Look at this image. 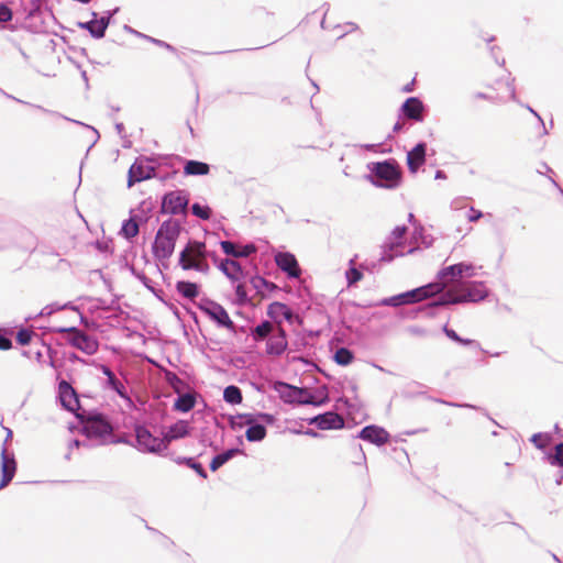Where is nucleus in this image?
<instances>
[{
  "label": "nucleus",
  "instance_id": "a211bd4d",
  "mask_svg": "<svg viewBox=\"0 0 563 563\" xmlns=\"http://www.w3.org/2000/svg\"><path fill=\"white\" fill-rule=\"evenodd\" d=\"M426 162V144L419 143L407 154V165L411 173H417V170L424 164Z\"/></svg>",
  "mask_w": 563,
  "mask_h": 563
},
{
  "label": "nucleus",
  "instance_id": "de8ad7c7",
  "mask_svg": "<svg viewBox=\"0 0 563 563\" xmlns=\"http://www.w3.org/2000/svg\"><path fill=\"white\" fill-rule=\"evenodd\" d=\"M346 279L349 286H352L360 282L363 278V274L355 267H351L349 271H346Z\"/></svg>",
  "mask_w": 563,
  "mask_h": 563
},
{
  "label": "nucleus",
  "instance_id": "3c124183",
  "mask_svg": "<svg viewBox=\"0 0 563 563\" xmlns=\"http://www.w3.org/2000/svg\"><path fill=\"white\" fill-rule=\"evenodd\" d=\"M482 217H484L483 212H481L479 210H476L474 208H471L466 214V219L470 221V222H476L478 221Z\"/></svg>",
  "mask_w": 563,
  "mask_h": 563
},
{
  "label": "nucleus",
  "instance_id": "5701e85b",
  "mask_svg": "<svg viewBox=\"0 0 563 563\" xmlns=\"http://www.w3.org/2000/svg\"><path fill=\"white\" fill-rule=\"evenodd\" d=\"M220 245L227 255H232L234 257H247L256 252L254 244L244 245L241 250L236 249L235 244L231 241H222Z\"/></svg>",
  "mask_w": 563,
  "mask_h": 563
},
{
  "label": "nucleus",
  "instance_id": "5fc2aeb1",
  "mask_svg": "<svg viewBox=\"0 0 563 563\" xmlns=\"http://www.w3.org/2000/svg\"><path fill=\"white\" fill-rule=\"evenodd\" d=\"M152 41H153L155 44H157V45H159V46H162V47H165V48H167V49H173V47H172L169 44L165 43V42H162V41H159V40H152Z\"/></svg>",
  "mask_w": 563,
  "mask_h": 563
},
{
  "label": "nucleus",
  "instance_id": "052dcab7",
  "mask_svg": "<svg viewBox=\"0 0 563 563\" xmlns=\"http://www.w3.org/2000/svg\"><path fill=\"white\" fill-rule=\"evenodd\" d=\"M12 437V432L11 430H8V438H11Z\"/></svg>",
  "mask_w": 563,
  "mask_h": 563
},
{
  "label": "nucleus",
  "instance_id": "c756f323",
  "mask_svg": "<svg viewBox=\"0 0 563 563\" xmlns=\"http://www.w3.org/2000/svg\"><path fill=\"white\" fill-rule=\"evenodd\" d=\"M280 397L286 402H297L298 395L302 394V388L294 387L285 383L278 384Z\"/></svg>",
  "mask_w": 563,
  "mask_h": 563
},
{
  "label": "nucleus",
  "instance_id": "6e6552de",
  "mask_svg": "<svg viewBox=\"0 0 563 563\" xmlns=\"http://www.w3.org/2000/svg\"><path fill=\"white\" fill-rule=\"evenodd\" d=\"M200 310L219 325L229 330L234 329V322L231 320L227 310L214 301H207L200 306Z\"/></svg>",
  "mask_w": 563,
  "mask_h": 563
},
{
  "label": "nucleus",
  "instance_id": "a878e982",
  "mask_svg": "<svg viewBox=\"0 0 563 563\" xmlns=\"http://www.w3.org/2000/svg\"><path fill=\"white\" fill-rule=\"evenodd\" d=\"M220 268L232 282H240L243 277L242 267L234 260L222 261Z\"/></svg>",
  "mask_w": 563,
  "mask_h": 563
},
{
  "label": "nucleus",
  "instance_id": "f257e3e1",
  "mask_svg": "<svg viewBox=\"0 0 563 563\" xmlns=\"http://www.w3.org/2000/svg\"><path fill=\"white\" fill-rule=\"evenodd\" d=\"M486 289L481 284L457 283L445 290L438 305H455L460 302H477L485 299Z\"/></svg>",
  "mask_w": 563,
  "mask_h": 563
},
{
  "label": "nucleus",
  "instance_id": "a18cd8bd",
  "mask_svg": "<svg viewBox=\"0 0 563 563\" xmlns=\"http://www.w3.org/2000/svg\"><path fill=\"white\" fill-rule=\"evenodd\" d=\"M35 335L34 331L30 329H20L16 333L15 340L16 342L22 345H29L32 341V338Z\"/></svg>",
  "mask_w": 563,
  "mask_h": 563
},
{
  "label": "nucleus",
  "instance_id": "37998d69",
  "mask_svg": "<svg viewBox=\"0 0 563 563\" xmlns=\"http://www.w3.org/2000/svg\"><path fill=\"white\" fill-rule=\"evenodd\" d=\"M177 463L186 464L188 467L195 470L199 476H201L202 478H207V473L203 470L202 465L200 463L195 462L192 457L178 459Z\"/></svg>",
  "mask_w": 563,
  "mask_h": 563
},
{
  "label": "nucleus",
  "instance_id": "f704fd0d",
  "mask_svg": "<svg viewBox=\"0 0 563 563\" xmlns=\"http://www.w3.org/2000/svg\"><path fill=\"white\" fill-rule=\"evenodd\" d=\"M245 437L249 441H261L266 437V428L262 424H253L247 428Z\"/></svg>",
  "mask_w": 563,
  "mask_h": 563
},
{
  "label": "nucleus",
  "instance_id": "13d9d810",
  "mask_svg": "<svg viewBox=\"0 0 563 563\" xmlns=\"http://www.w3.org/2000/svg\"><path fill=\"white\" fill-rule=\"evenodd\" d=\"M167 377H168V380H170V382L174 380V379L178 380L177 376L175 374H172V373H168Z\"/></svg>",
  "mask_w": 563,
  "mask_h": 563
},
{
  "label": "nucleus",
  "instance_id": "09e8293b",
  "mask_svg": "<svg viewBox=\"0 0 563 563\" xmlns=\"http://www.w3.org/2000/svg\"><path fill=\"white\" fill-rule=\"evenodd\" d=\"M457 269H460V274L462 277H472L474 275V266L472 264L459 263L454 264Z\"/></svg>",
  "mask_w": 563,
  "mask_h": 563
},
{
  "label": "nucleus",
  "instance_id": "7ed1b4c3",
  "mask_svg": "<svg viewBox=\"0 0 563 563\" xmlns=\"http://www.w3.org/2000/svg\"><path fill=\"white\" fill-rule=\"evenodd\" d=\"M180 228L175 222H164L155 236L153 253L158 260H168L175 250Z\"/></svg>",
  "mask_w": 563,
  "mask_h": 563
},
{
  "label": "nucleus",
  "instance_id": "f3484780",
  "mask_svg": "<svg viewBox=\"0 0 563 563\" xmlns=\"http://www.w3.org/2000/svg\"><path fill=\"white\" fill-rule=\"evenodd\" d=\"M310 423L316 424L321 430L341 429L344 427L343 418L333 411H329L312 418Z\"/></svg>",
  "mask_w": 563,
  "mask_h": 563
},
{
  "label": "nucleus",
  "instance_id": "9d476101",
  "mask_svg": "<svg viewBox=\"0 0 563 563\" xmlns=\"http://www.w3.org/2000/svg\"><path fill=\"white\" fill-rule=\"evenodd\" d=\"M136 441L139 445L143 446L150 452H162L167 449V443L164 438L158 439L151 434V432L143 427L136 428Z\"/></svg>",
  "mask_w": 563,
  "mask_h": 563
},
{
  "label": "nucleus",
  "instance_id": "c85d7f7f",
  "mask_svg": "<svg viewBox=\"0 0 563 563\" xmlns=\"http://www.w3.org/2000/svg\"><path fill=\"white\" fill-rule=\"evenodd\" d=\"M81 27L87 29L93 37L101 38L108 27V20H92L87 23L80 24Z\"/></svg>",
  "mask_w": 563,
  "mask_h": 563
},
{
  "label": "nucleus",
  "instance_id": "9b49d317",
  "mask_svg": "<svg viewBox=\"0 0 563 563\" xmlns=\"http://www.w3.org/2000/svg\"><path fill=\"white\" fill-rule=\"evenodd\" d=\"M16 472V462L13 454L8 453V449L3 445L1 450V481L0 489L7 487L13 479Z\"/></svg>",
  "mask_w": 563,
  "mask_h": 563
},
{
  "label": "nucleus",
  "instance_id": "603ef678",
  "mask_svg": "<svg viewBox=\"0 0 563 563\" xmlns=\"http://www.w3.org/2000/svg\"><path fill=\"white\" fill-rule=\"evenodd\" d=\"M12 347V342L8 338L0 334V350L7 351Z\"/></svg>",
  "mask_w": 563,
  "mask_h": 563
},
{
  "label": "nucleus",
  "instance_id": "4be33fe9",
  "mask_svg": "<svg viewBox=\"0 0 563 563\" xmlns=\"http://www.w3.org/2000/svg\"><path fill=\"white\" fill-rule=\"evenodd\" d=\"M287 349V340L284 329H278V334L271 336L266 345L269 355H280Z\"/></svg>",
  "mask_w": 563,
  "mask_h": 563
},
{
  "label": "nucleus",
  "instance_id": "aec40b11",
  "mask_svg": "<svg viewBox=\"0 0 563 563\" xmlns=\"http://www.w3.org/2000/svg\"><path fill=\"white\" fill-rule=\"evenodd\" d=\"M406 233H407L406 225H399L393 230V232L388 239V242L386 243V246L389 249V251L394 252L393 254L389 255V258H393L394 256L404 254L402 251L397 252L396 250L398 247L404 246V239H405Z\"/></svg>",
  "mask_w": 563,
  "mask_h": 563
},
{
  "label": "nucleus",
  "instance_id": "680f3d73",
  "mask_svg": "<svg viewBox=\"0 0 563 563\" xmlns=\"http://www.w3.org/2000/svg\"><path fill=\"white\" fill-rule=\"evenodd\" d=\"M437 177H442L441 172H438Z\"/></svg>",
  "mask_w": 563,
  "mask_h": 563
},
{
  "label": "nucleus",
  "instance_id": "ea45409f",
  "mask_svg": "<svg viewBox=\"0 0 563 563\" xmlns=\"http://www.w3.org/2000/svg\"><path fill=\"white\" fill-rule=\"evenodd\" d=\"M530 441L536 445V448L543 450L551 444L552 437L549 433H536L531 437Z\"/></svg>",
  "mask_w": 563,
  "mask_h": 563
},
{
  "label": "nucleus",
  "instance_id": "a19ab883",
  "mask_svg": "<svg viewBox=\"0 0 563 563\" xmlns=\"http://www.w3.org/2000/svg\"><path fill=\"white\" fill-rule=\"evenodd\" d=\"M273 330V325L268 321H264L253 330V336L256 341L264 340Z\"/></svg>",
  "mask_w": 563,
  "mask_h": 563
},
{
  "label": "nucleus",
  "instance_id": "20e7f679",
  "mask_svg": "<svg viewBox=\"0 0 563 563\" xmlns=\"http://www.w3.org/2000/svg\"><path fill=\"white\" fill-rule=\"evenodd\" d=\"M179 265L183 269H194L200 273L209 271L206 255V244L199 241H190L180 252Z\"/></svg>",
  "mask_w": 563,
  "mask_h": 563
},
{
  "label": "nucleus",
  "instance_id": "f03ea898",
  "mask_svg": "<svg viewBox=\"0 0 563 563\" xmlns=\"http://www.w3.org/2000/svg\"><path fill=\"white\" fill-rule=\"evenodd\" d=\"M499 73H501V76L496 79L490 76H487L484 79V90L474 93L473 99L475 101L487 100L492 103H498L514 95L512 89L504 75L505 71L499 68Z\"/></svg>",
  "mask_w": 563,
  "mask_h": 563
},
{
  "label": "nucleus",
  "instance_id": "8fccbe9b",
  "mask_svg": "<svg viewBox=\"0 0 563 563\" xmlns=\"http://www.w3.org/2000/svg\"><path fill=\"white\" fill-rule=\"evenodd\" d=\"M12 20V11L5 4H0V22H9Z\"/></svg>",
  "mask_w": 563,
  "mask_h": 563
},
{
  "label": "nucleus",
  "instance_id": "393cba45",
  "mask_svg": "<svg viewBox=\"0 0 563 563\" xmlns=\"http://www.w3.org/2000/svg\"><path fill=\"white\" fill-rule=\"evenodd\" d=\"M267 314L276 322L280 323L282 319L290 321L292 319V311L283 302H272L267 308Z\"/></svg>",
  "mask_w": 563,
  "mask_h": 563
},
{
  "label": "nucleus",
  "instance_id": "bb28decb",
  "mask_svg": "<svg viewBox=\"0 0 563 563\" xmlns=\"http://www.w3.org/2000/svg\"><path fill=\"white\" fill-rule=\"evenodd\" d=\"M188 434V424L185 421H178L174 426H172L167 432L164 434V440L167 445L176 439L184 438Z\"/></svg>",
  "mask_w": 563,
  "mask_h": 563
},
{
  "label": "nucleus",
  "instance_id": "423d86ee",
  "mask_svg": "<svg viewBox=\"0 0 563 563\" xmlns=\"http://www.w3.org/2000/svg\"><path fill=\"white\" fill-rule=\"evenodd\" d=\"M57 332L65 333L67 342L87 355H92L98 351V341L77 328H59Z\"/></svg>",
  "mask_w": 563,
  "mask_h": 563
},
{
  "label": "nucleus",
  "instance_id": "bf43d9fd",
  "mask_svg": "<svg viewBox=\"0 0 563 563\" xmlns=\"http://www.w3.org/2000/svg\"><path fill=\"white\" fill-rule=\"evenodd\" d=\"M412 88L410 87V85H407L406 88H405V91H411Z\"/></svg>",
  "mask_w": 563,
  "mask_h": 563
},
{
  "label": "nucleus",
  "instance_id": "e433bc0d",
  "mask_svg": "<svg viewBox=\"0 0 563 563\" xmlns=\"http://www.w3.org/2000/svg\"><path fill=\"white\" fill-rule=\"evenodd\" d=\"M236 301L239 305L251 303L253 305V295L249 296L246 285L239 283L235 287Z\"/></svg>",
  "mask_w": 563,
  "mask_h": 563
},
{
  "label": "nucleus",
  "instance_id": "2f4dec72",
  "mask_svg": "<svg viewBox=\"0 0 563 563\" xmlns=\"http://www.w3.org/2000/svg\"><path fill=\"white\" fill-rule=\"evenodd\" d=\"M177 291L188 299H194L198 296V286L190 282H178L176 285Z\"/></svg>",
  "mask_w": 563,
  "mask_h": 563
},
{
  "label": "nucleus",
  "instance_id": "58836bf2",
  "mask_svg": "<svg viewBox=\"0 0 563 563\" xmlns=\"http://www.w3.org/2000/svg\"><path fill=\"white\" fill-rule=\"evenodd\" d=\"M353 358V353L345 347H340L334 354V361L342 366L351 364Z\"/></svg>",
  "mask_w": 563,
  "mask_h": 563
},
{
  "label": "nucleus",
  "instance_id": "f8f14e48",
  "mask_svg": "<svg viewBox=\"0 0 563 563\" xmlns=\"http://www.w3.org/2000/svg\"><path fill=\"white\" fill-rule=\"evenodd\" d=\"M358 438L380 446L389 442L390 434L383 427L371 424L361 430Z\"/></svg>",
  "mask_w": 563,
  "mask_h": 563
},
{
  "label": "nucleus",
  "instance_id": "dca6fc26",
  "mask_svg": "<svg viewBox=\"0 0 563 563\" xmlns=\"http://www.w3.org/2000/svg\"><path fill=\"white\" fill-rule=\"evenodd\" d=\"M58 391L62 405L67 410L76 412L80 409L77 394L69 383L62 380L58 385Z\"/></svg>",
  "mask_w": 563,
  "mask_h": 563
},
{
  "label": "nucleus",
  "instance_id": "412c9836",
  "mask_svg": "<svg viewBox=\"0 0 563 563\" xmlns=\"http://www.w3.org/2000/svg\"><path fill=\"white\" fill-rule=\"evenodd\" d=\"M401 110H402L404 114L406 115V118H408L410 120L422 121V119H423V115H422L423 104L418 98H415V97L408 98L404 102Z\"/></svg>",
  "mask_w": 563,
  "mask_h": 563
},
{
  "label": "nucleus",
  "instance_id": "cd10ccee",
  "mask_svg": "<svg viewBox=\"0 0 563 563\" xmlns=\"http://www.w3.org/2000/svg\"><path fill=\"white\" fill-rule=\"evenodd\" d=\"M209 165L198 161H188L184 166V173L188 176H202L209 174Z\"/></svg>",
  "mask_w": 563,
  "mask_h": 563
},
{
  "label": "nucleus",
  "instance_id": "4c0bfd02",
  "mask_svg": "<svg viewBox=\"0 0 563 563\" xmlns=\"http://www.w3.org/2000/svg\"><path fill=\"white\" fill-rule=\"evenodd\" d=\"M121 233L126 239H132L139 234V223L134 219H129L124 221Z\"/></svg>",
  "mask_w": 563,
  "mask_h": 563
},
{
  "label": "nucleus",
  "instance_id": "4468645a",
  "mask_svg": "<svg viewBox=\"0 0 563 563\" xmlns=\"http://www.w3.org/2000/svg\"><path fill=\"white\" fill-rule=\"evenodd\" d=\"M188 205L187 197L181 191H172L163 199V209L170 214H179L185 211Z\"/></svg>",
  "mask_w": 563,
  "mask_h": 563
},
{
  "label": "nucleus",
  "instance_id": "c9c22d12",
  "mask_svg": "<svg viewBox=\"0 0 563 563\" xmlns=\"http://www.w3.org/2000/svg\"><path fill=\"white\" fill-rule=\"evenodd\" d=\"M223 398L227 402L236 405L242 401V393L239 387L231 385L224 389Z\"/></svg>",
  "mask_w": 563,
  "mask_h": 563
},
{
  "label": "nucleus",
  "instance_id": "7c9ffc66",
  "mask_svg": "<svg viewBox=\"0 0 563 563\" xmlns=\"http://www.w3.org/2000/svg\"><path fill=\"white\" fill-rule=\"evenodd\" d=\"M101 371L108 377V385L112 389H114L121 397H126L124 385L115 377L111 369L102 365Z\"/></svg>",
  "mask_w": 563,
  "mask_h": 563
},
{
  "label": "nucleus",
  "instance_id": "864d4df0",
  "mask_svg": "<svg viewBox=\"0 0 563 563\" xmlns=\"http://www.w3.org/2000/svg\"><path fill=\"white\" fill-rule=\"evenodd\" d=\"M444 332L448 335V338H450L451 340H453L455 342L462 341V338L459 336L454 330L444 328Z\"/></svg>",
  "mask_w": 563,
  "mask_h": 563
},
{
  "label": "nucleus",
  "instance_id": "79ce46f5",
  "mask_svg": "<svg viewBox=\"0 0 563 563\" xmlns=\"http://www.w3.org/2000/svg\"><path fill=\"white\" fill-rule=\"evenodd\" d=\"M297 402L302 405L320 406L324 402V400H318L307 389L302 388V394L298 395Z\"/></svg>",
  "mask_w": 563,
  "mask_h": 563
},
{
  "label": "nucleus",
  "instance_id": "72a5a7b5",
  "mask_svg": "<svg viewBox=\"0 0 563 563\" xmlns=\"http://www.w3.org/2000/svg\"><path fill=\"white\" fill-rule=\"evenodd\" d=\"M196 404L195 397L190 394H185L178 397V399L175 401V409L179 410L181 412H188L190 411Z\"/></svg>",
  "mask_w": 563,
  "mask_h": 563
},
{
  "label": "nucleus",
  "instance_id": "6ab92c4d",
  "mask_svg": "<svg viewBox=\"0 0 563 563\" xmlns=\"http://www.w3.org/2000/svg\"><path fill=\"white\" fill-rule=\"evenodd\" d=\"M460 269H457L455 267V265H451V266H448V267H444L442 268L439 273H438V284H445V290H449L450 287H453L455 286V284L457 283H463L462 282V275L460 274Z\"/></svg>",
  "mask_w": 563,
  "mask_h": 563
},
{
  "label": "nucleus",
  "instance_id": "ddd939ff",
  "mask_svg": "<svg viewBox=\"0 0 563 563\" xmlns=\"http://www.w3.org/2000/svg\"><path fill=\"white\" fill-rule=\"evenodd\" d=\"M250 286L254 290L253 306L260 305L269 292L277 289V286L274 283H271L261 276H253L250 279Z\"/></svg>",
  "mask_w": 563,
  "mask_h": 563
},
{
  "label": "nucleus",
  "instance_id": "0eeeda50",
  "mask_svg": "<svg viewBox=\"0 0 563 563\" xmlns=\"http://www.w3.org/2000/svg\"><path fill=\"white\" fill-rule=\"evenodd\" d=\"M444 289H445V284H438V282L430 283L428 285H424L422 287L416 288L411 291L404 294L401 296L404 298L402 302L404 303L419 302V301H422L430 297H433L438 294H443Z\"/></svg>",
  "mask_w": 563,
  "mask_h": 563
},
{
  "label": "nucleus",
  "instance_id": "b1692460",
  "mask_svg": "<svg viewBox=\"0 0 563 563\" xmlns=\"http://www.w3.org/2000/svg\"><path fill=\"white\" fill-rule=\"evenodd\" d=\"M151 177V169L142 163H134L129 169L128 186L132 187L135 183H140Z\"/></svg>",
  "mask_w": 563,
  "mask_h": 563
},
{
  "label": "nucleus",
  "instance_id": "473e14b6",
  "mask_svg": "<svg viewBox=\"0 0 563 563\" xmlns=\"http://www.w3.org/2000/svg\"><path fill=\"white\" fill-rule=\"evenodd\" d=\"M239 450L231 449L228 450L221 454H218L214 456L210 463V470L212 472H216L218 468H220L223 464H225L229 460H231L234 455H236Z\"/></svg>",
  "mask_w": 563,
  "mask_h": 563
},
{
  "label": "nucleus",
  "instance_id": "6e6d98bb",
  "mask_svg": "<svg viewBox=\"0 0 563 563\" xmlns=\"http://www.w3.org/2000/svg\"><path fill=\"white\" fill-rule=\"evenodd\" d=\"M402 128H404V122L398 121L395 123L393 130H394V132L398 133L402 130Z\"/></svg>",
  "mask_w": 563,
  "mask_h": 563
},
{
  "label": "nucleus",
  "instance_id": "2eb2a0df",
  "mask_svg": "<svg viewBox=\"0 0 563 563\" xmlns=\"http://www.w3.org/2000/svg\"><path fill=\"white\" fill-rule=\"evenodd\" d=\"M275 263L279 269L287 273L291 278H298L301 269L294 254L288 252H279L275 255Z\"/></svg>",
  "mask_w": 563,
  "mask_h": 563
},
{
  "label": "nucleus",
  "instance_id": "c03bdc74",
  "mask_svg": "<svg viewBox=\"0 0 563 563\" xmlns=\"http://www.w3.org/2000/svg\"><path fill=\"white\" fill-rule=\"evenodd\" d=\"M191 211L196 217L202 220H209L212 214V210L210 207L201 206L199 203H194L191 207Z\"/></svg>",
  "mask_w": 563,
  "mask_h": 563
},
{
  "label": "nucleus",
  "instance_id": "4d7b16f0",
  "mask_svg": "<svg viewBox=\"0 0 563 563\" xmlns=\"http://www.w3.org/2000/svg\"><path fill=\"white\" fill-rule=\"evenodd\" d=\"M473 342H474V341H473V340H471V339H463V338H462V341H459L457 343L463 344V345H470V344H472Z\"/></svg>",
  "mask_w": 563,
  "mask_h": 563
},
{
  "label": "nucleus",
  "instance_id": "1a4fd4ad",
  "mask_svg": "<svg viewBox=\"0 0 563 563\" xmlns=\"http://www.w3.org/2000/svg\"><path fill=\"white\" fill-rule=\"evenodd\" d=\"M373 172L377 178L386 181V187H396L400 181L401 174L398 166L395 163H377L373 168Z\"/></svg>",
  "mask_w": 563,
  "mask_h": 563
},
{
  "label": "nucleus",
  "instance_id": "39448f33",
  "mask_svg": "<svg viewBox=\"0 0 563 563\" xmlns=\"http://www.w3.org/2000/svg\"><path fill=\"white\" fill-rule=\"evenodd\" d=\"M77 418L84 426L85 433L90 438H101L112 432L109 421L100 413L77 412Z\"/></svg>",
  "mask_w": 563,
  "mask_h": 563
},
{
  "label": "nucleus",
  "instance_id": "49530a36",
  "mask_svg": "<svg viewBox=\"0 0 563 563\" xmlns=\"http://www.w3.org/2000/svg\"><path fill=\"white\" fill-rule=\"evenodd\" d=\"M549 463L563 467V442L555 445L554 454L549 455Z\"/></svg>",
  "mask_w": 563,
  "mask_h": 563
}]
</instances>
